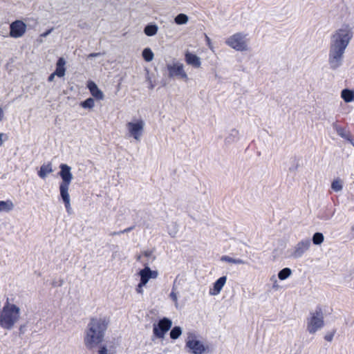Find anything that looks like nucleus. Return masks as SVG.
Listing matches in <instances>:
<instances>
[{"label": "nucleus", "mask_w": 354, "mask_h": 354, "mask_svg": "<svg viewBox=\"0 0 354 354\" xmlns=\"http://www.w3.org/2000/svg\"><path fill=\"white\" fill-rule=\"evenodd\" d=\"M353 36L354 24L349 21H345L332 32L328 59L330 68L336 70L342 66L346 49Z\"/></svg>", "instance_id": "f257e3e1"}, {"label": "nucleus", "mask_w": 354, "mask_h": 354, "mask_svg": "<svg viewBox=\"0 0 354 354\" xmlns=\"http://www.w3.org/2000/svg\"><path fill=\"white\" fill-rule=\"evenodd\" d=\"M109 320L105 317L92 318L87 326L84 344L88 348H93L103 341Z\"/></svg>", "instance_id": "f03ea898"}, {"label": "nucleus", "mask_w": 354, "mask_h": 354, "mask_svg": "<svg viewBox=\"0 0 354 354\" xmlns=\"http://www.w3.org/2000/svg\"><path fill=\"white\" fill-rule=\"evenodd\" d=\"M20 308L15 304L6 303L0 313V326L6 330H10L19 321Z\"/></svg>", "instance_id": "7ed1b4c3"}, {"label": "nucleus", "mask_w": 354, "mask_h": 354, "mask_svg": "<svg viewBox=\"0 0 354 354\" xmlns=\"http://www.w3.org/2000/svg\"><path fill=\"white\" fill-rule=\"evenodd\" d=\"M60 171L59 175L62 178L59 184L60 196L65 204L67 209L71 206L70 196L68 194L69 186L73 180V176L71 173V167L66 164H61L59 165Z\"/></svg>", "instance_id": "20e7f679"}, {"label": "nucleus", "mask_w": 354, "mask_h": 354, "mask_svg": "<svg viewBox=\"0 0 354 354\" xmlns=\"http://www.w3.org/2000/svg\"><path fill=\"white\" fill-rule=\"evenodd\" d=\"M185 348L192 354H204L208 350V346L193 332L187 333Z\"/></svg>", "instance_id": "39448f33"}, {"label": "nucleus", "mask_w": 354, "mask_h": 354, "mask_svg": "<svg viewBox=\"0 0 354 354\" xmlns=\"http://www.w3.org/2000/svg\"><path fill=\"white\" fill-rule=\"evenodd\" d=\"M249 41L248 35L239 32L228 37L225 40V44L234 50L242 52L249 50Z\"/></svg>", "instance_id": "423d86ee"}, {"label": "nucleus", "mask_w": 354, "mask_h": 354, "mask_svg": "<svg viewBox=\"0 0 354 354\" xmlns=\"http://www.w3.org/2000/svg\"><path fill=\"white\" fill-rule=\"evenodd\" d=\"M324 325V315L320 308H317L315 311L310 313L307 319V330L310 334H315L322 329Z\"/></svg>", "instance_id": "0eeeda50"}, {"label": "nucleus", "mask_w": 354, "mask_h": 354, "mask_svg": "<svg viewBox=\"0 0 354 354\" xmlns=\"http://www.w3.org/2000/svg\"><path fill=\"white\" fill-rule=\"evenodd\" d=\"M145 123L142 119H136L126 124L127 135L139 142L143 134Z\"/></svg>", "instance_id": "6e6552de"}, {"label": "nucleus", "mask_w": 354, "mask_h": 354, "mask_svg": "<svg viewBox=\"0 0 354 354\" xmlns=\"http://www.w3.org/2000/svg\"><path fill=\"white\" fill-rule=\"evenodd\" d=\"M167 68L169 72V77H178L185 81L188 80V76L184 69V65L179 62H176L172 64L167 65Z\"/></svg>", "instance_id": "1a4fd4ad"}, {"label": "nucleus", "mask_w": 354, "mask_h": 354, "mask_svg": "<svg viewBox=\"0 0 354 354\" xmlns=\"http://www.w3.org/2000/svg\"><path fill=\"white\" fill-rule=\"evenodd\" d=\"M172 322L166 317L160 319L157 324H153V333L157 338L162 339L165 333L170 329Z\"/></svg>", "instance_id": "9d476101"}, {"label": "nucleus", "mask_w": 354, "mask_h": 354, "mask_svg": "<svg viewBox=\"0 0 354 354\" xmlns=\"http://www.w3.org/2000/svg\"><path fill=\"white\" fill-rule=\"evenodd\" d=\"M311 243L310 239H306L298 242L295 246L291 250L290 253V257L296 259L301 258L306 252H307Z\"/></svg>", "instance_id": "9b49d317"}, {"label": "nucleus", "mask_w": 354, "mask_h": 354, "mask_svg": "<svg viewBox=\"0 0 354 354\" xmlns=\"http://www.w3.org/2000/svg\"><path fill=\"white\" fill-rule=\"evenodd\" d=\"M145 268L139 272L140 282L142 285H146L150 279H156L158 277V272L151 270L149 262H144Z\"/></svg>", "instance_id": "f8f14e48"}, {"label": "nucleus", "mask_w": 354, "mask_h": 354, "mask_svg": "<svg viewBox=\"0 0 354 354\" xmlns=\"http://www.w3.org/2000/svg\"><path fill=\"white\" fill-rule=\"evenodd\" d=\"M10 35L13 38L22 37L26 30V25L22 21L17 20L10 26Z\"/></svg>", "instance_id": "ddd939ff"}, {"label": "nucleus", "mask_w": 354, "mask_h": 354, "mask_svg": "<svg viewBox=\"0 0 354 354\" xmlns=\"http://www.w3.org/2000/svg\"><path fill=\"white\" fill-rule=\"evenodd\" d=\"M227 281V277L223 276L218 278L214 283L212 288L209 289V294L212 296H216L220 294L223 288Z\"/></svg>", "instance_id": "4468645a"}, {"label": "nucleus", "mask_w": 354, "mask_h": 354, "mask_svg": "<svg viewBox=\"0 0 354 354\" xmlns=\"http://www.w3.org/2000/svg\"><path fill=\"white\" fill-rule=\"evenodd\" d=\"M185 59L188 65L194 68H198L201 66V59L198 55L190 52H186L185 54Z\"/></svg>", "instance_id": "2eb2a0df"}, {"label": "nucleus", "mask_w": 354, "mask_h": 354, "mask_svg": "<svg viewBox=\"0 0 354 354\" xmlns=\"http://www.w3.org/2000/svg\"><path fill=\"white\" fill-rule=\"evenodd\" d=\"M87 88L93 97L97 100H102L104 97L103 92L97 87V84L93 81H88Z\"/></svg>", "instance_id": "dca6fc26"}, {"label": "nucleus", "mask_w": 354, "mask_h": 354, "mask_svg": "<svg viewBox=\"0 0 354 354\" xmlns=\"http://www.w3.org/2000/svg\"><path fill=\"white\" fill-rule=\"evenodd\" d=\"M66 61L63 57L59 58L56 64V69L55 71V74L57 75L59 77H62L65 75L66 68H65Z\"/></svg>", "instance_id": "f3484780"}, {"label": "nucleus", "mask_w": 354, "mask_h": 354, "mask_svg": "<svg viewBox=\"0 0 354 354\" xmlns=\"http://www.w3.org/2000/svg\"><path fill=\"white\" fill-rule=\"evenodd\" d=\"M53 171L52 164L48 162V164H44L41 166L39 171H38L39 176L44 179L49 174Z\"/></svg>", "instance_id": "a211bd4d"}, {"label": "nucleus", "mask_w": 354, "mask_h": 354, "mask_svg": "<svg viewBox=\"0 0 354 354\" xmlns=\"http://www.w3.org/2000/svg\"><path fill=\"white\" fill-rule=\"evenodd\" d=\"M239 140V131L235 129H232L225 139V142L227 145L236 142Z\"/></svg>", "instance_id": "6ab92c4d"}, {"label": "nucleus", "mask_w": 354, "mask_h": 354, "mask_svg": "<svg viewBox=\"0 0 354 354\" xmlns=\"http://www.w3.org/2000/svg\"><path fill=\"white\" fill-rule=\"evenodd\" d=\"M341 96L346 102L354 101V91L349 89L342 91Z\"/></svg>", "instance_id": "aec40b11"}, {"label": "nucleus", "mask_w": 354, "mask_h": 354, "mask_svg": "<svg viewBox=\"0 0 354 354\" xmlns=\"http://www.w3.org/2000/svg\"><path fill=\"white\" fill-rule=\"evenodd\" d=\"M13 207L14 205L11 201H0V212H8L12 210Z\"/></svg>", "instance_id": "412c9836"}, {"label": "nucleus", "mask_w": 354, "mask_h": 354, "mask_svg": "<svg viewBox=\"0 0 354 354\" xmlns=\"http://www.w3.org/2000/svg\"><path fill=\"white\" fill-rule=\"evenodd\" d=\"M158 30V27L156 24H148L144 29V32L149 37L156 35Z\"/></svg>", "instance_id": "4be33fe9"}, {"label": "nucleus", "mask_w": 354, "mask_h": 354, "mask_svg": "<svg viewBox=\"0 0 354 354\" xmlns=\"http://www.w3.org/2000/svg\"><path fill=\"white\" fill-rule=\"evenodd\" d=\"M221 260L222 261L227 262L230 263H234V264H245V262L241 259H234L229 256H223L221 258Z\"/></svg>", "instance_id": "5701e85b"}, {"label": "nucleus", "mask_w": 354, "mask_h": 354, "mask_svg": "<svg viewBox=\"0 0 354 354\" xmlns=\"http://www.w3.org/2000/svg\"><path fill=\"white\" fill-rule=\"evenodd\" d=\"M142 57L146 62H151L153 59L154 54L149 48H146L142 51Z\"/></svg>", "instance_id": "b1692460"}, {"label": "nucleus", "mask_w": 354, "mask_h": 354, "mask_svg": "<svg viewBox=\"0 0 354 354\" xmlns=\"http://www.w3.org/2000/svg\"><path fill=\"white\" fill-rule=\"evenodd\" d=\"M292 274V270L289 268H285L278 273V277L280 280H285Z\"/></svg>", "instance_id": "393cba45"}, {"label": "nucleus", "mask_w": 354, "mask_h": 354, "mask_svg": "<svg viewBox=\"0 0 354 354\" xmlns=\"http://www.w3.org/2000/svg\"><path fill=\"white\" fill-rule=\"evenodd\" d=\"M167 227L168 229L169 235L172 237H174L178 231V226L177 223H169V225Z\"/></svg>", "instance_id": "a878e982"}, {"label": "nucleus", "mask_w": 354, "mask_h": 354, "mask_svg": "<svg viewBox=\"0 0 354 354\" xmlns=\"http://www.w3.org/2000/svg\"><path fill=\"white\" fill-rule=\"evenodd\" d=\"M182 334V328L180 326H174L170 331V337L172 339H178Z\"/></svg>", "instance_id": "bb28decb"}, {"label": "nucleus", "mask_w": 354, "mask_h": 354, "mask_svg": "<svg viewBox=\"0 0 354 354\" xmlns=\"http://www.w3.org/2000/svg\"><path fill=\"white\" fill-rule=\"evenodd\" d=\"M80 106L84 109H93L95 106V101L92 97L87 98L81 102Z\"/></svg>", "instance_id": "cd10ccee"}, {"label": "nucleus", "mask_w": 354, "mask_h": 354, "mask_svg": "<svg viewBox=\"0 0 354 354\" xmlns=\"http://www.w3.org/2000/svg\"><path fill=\"white\" fill-rule=\"evenodd\" d=\"M337 133L342 138L350 141L351 143L354 146V143L351 140V135L348 132H346L344 129L339 127L337 129Z\"/></svg>", "instance_id": "c85d7f7f"}, {"label": "nucleus", "mask_w": 354, "mask_h": 354, "mask_svg": "<svg viewBox=\"0 0 354 354\" xmlns=\"http://www.w3.org/2000/svg\"><path fill=\"white\" fill-rule=\"evenodd\" d=\"M174 21L179 25L185 24L188 21V17L185 14H179L175 17Z\"/></svg>", "instance_id": "c756f323"}, {"label": "nucleus", "mask_w": 354, "mask_h": 354, "mask_svg": "<svg viewBox=\"0 0 354 354\" xmlns=\"http://www.w3.org/2000/svg\"><path fill=\"white\" fill-rule=\"evenodd\" d=\"M142 255L147 258L144 262H149V264L156 259V257L153 254V252L151 250H145L142 252Z\"/></svg>", "instance_id": "7c9ffc66"}, {"label": "nucleus", "mask_w": 354, "mask_h": 354, "mask_svg": "<svg viewBox=\"0 0 354 354\" xmlns=\"http://www.w3.org/2000/svg\"><path fill=\"white\" fill-rule=\"evenodd\" d=\"M324 235L320 232H316L313 236V242L315 245H319L324 241Z\"/></svg>", "instance_id": "2f4dec72"}, {"label": "nucleus", "mask_w": 354, "mask_h": 354, "mask_svg": "<svg viewBox=\"0 0 354 354\" xmlns=\"http://www.w3.org/2000/svg\"><path fill=\"white\" fill-rule=\"evenodd\" d=\"M343 185L340 180L337 179L334 180L331 184V188L335 192H339L342 189Z\"/></svg>", "instance_id": "473e14b6"}, {"label": "nucleus", "mask_w": 354, "mask_h": 354, "mask_svg": "<svg viewBox=\"0 0 354 354\" xmlns=\"http://www.w3.org/2000/svg\"><path fill=\"white\" fill-rule=\"evenodd\" d=\"M175 290H176L175 288L173 287L172 291L170 293L169 297L173 300V301L175 303V306L177 308L178 307V296H177L176 292H175Z\"/></svg>", "instance_id": "72a5a7b5"}, {"label": "nucleus", "mask_w": 354, "mask_h": 354, "mask_svg": "<svg viewBox=\"0 0 354 354\" xmlns=\"http://www.w3.org/2000/svg\"><path fill=\"white\" fill-rule=\"evenodd\" d=\"M336 330H333L332 331L326 333V334L324 336V339L329 342H331L333 339V337L335 334Z\"/></svg>", "instance_id": "f704fd0d"}, {"label": "nucleus", "mask_w": 354, "mask_h": 354, "mask_svg": "<svg viewBox=\"0 0 354 354\" xmlns=\"http://www.w3.org/2000/svg\"><path fill=\"white\" fill-rule=\"evenodd\" d=\"M205 41L207 42V45L208 46L209 48L212 52H214V48L212 45V41H211L210 38L207 35H205Z\"/></svg>", "instance_id": "c9c22d12"}, {"label": "nucleus", "mask_w": 354, "mask_h": 354, "mask_svg": "<svg viewBox=\"0 0 354 354\" xmlns=\"http://www.w3.org/2000/svg\"><path fill=\"white\" fill-rule=\"evenodd\" d=\"M99 354H110L106 348V346L101 347L100 350L99 351Z\"/></svg>", "instance_id": "e433bc0d"}, {"label": "nucleus", "mask_w": 354, "mask_h": 354, "mask_svg": "<svg viewBox=\"0 0 354 354\" xmlns=\"http://www.w3.org/2000/svg\"><path fill=\"white\" fill-rule=\"evenodd\" d=\"M145 286V285H142V284H141V282L140 281V283H138V287H137V288H136V291H137V292L142 294V288H143Z\"/></svg>", "instance_id": "4c0bfd02"}, {"label": "nucleus", "mask_w": 354, "mask_h": 354, "mask_svg": "<svg viewBox=\"0 0 354 354\" xmlns=\"http://www.w3.org/2000/svg\"><path fill=\"white\" fill-rule=\"evenodd\" d=\"M133 228V227H128V228H126L124 230L120 231L119 232H114L113 234H120L122 233L127 232H129L130 230H131Z\"/></svg>", "instance_id": "58836bf2"}, {"label": "nucleus", "mask_w": 354, "mask_h": 354, "mask_svg": "<svg viewBox=\"0 0 354 354\" xmlns=\"http://www.w3.org/2000/svg\"><path fill=\"white\" fill-rule=\"evenodd\" d=\"M101 55V53H91L88 55V58H91V57H97V56H100Z\"/></svg>", "instance_id": "ea45409f"}, {"label": "nucleus", "mask_w": 354, "mask_h": 354, "mask_svg": "<svg viewBox=\"0 0 354 354\" xmlns=\"http://www.w3.org/2000/svg\"><path fill=\"white\" fill-rule=\"evenodd\" d=\"M55 76H57L56 74H55V73H53L52 74L50 75V76L48 77V80L49 82H53L54 78H55Z\"/></svg>", "instance_id": "a19ab883"}, {"label": "nucleus", "mask_w": 354, "mask_h": 354, "mask_svg": "<svg viewBox=\"0 0 354 354\" xmlns=\"http://www.w3.org/2000/svg\"><path fill=\"white\" fill-rule=\"evenodd\" d=\"M51 31H52V29H50V30H47L46 32L42 33L41 35V36L43 37H46L51 32Z\"/></svg>", "instance_id": "79ce46f5"}, {"label": "nucleus", "mask_w": 354, "mask_h": 354, "mask_svg": "<svg viewBox=\"0 0 354 354\" xmlns=\"http://www.w3.org/2000/svg\"><path fill=\"white\" fill-rule=\"evenodd\" d=\"M142 257H143L142 254H140V255H138V256L136 257V259H137L138 261H142V262L143 263V261H144V260H142Z\"/></svg>", "instance_id": "37998d69"}, {"label": "nucleus", "mask_w": 354, "mask_h": 354, "mask_svg": "<svg viewBox=\"0 0 354 354\" xmlns=\"http://www.w3.org/2000/svg\"><path fill=\"white\" fill-rule=\"evenodd\" d=\"M3 114V109H2L1 108H0V121H1V119H2Z\"/></svg>", "instance_id": "c03bdc74"}, {"label": "nucleus", "mask_w": 354, "mask_h": 354, "mask_svg": "<svg viewBox=\"0 0 354 354\" xmlns=\"http://www.w3.org/2000/svg\"><path fill=\"white\" fill-rule=\"evenodd\" d=\"M2 136H3V133H0V146L3 143Z\"/></svg>", "instance_id": "a18cd8bd"}, {"label": "nucleus", "mask_w": 354, "mask_h": 354, "mask_svg": "<svg viewBox=\"0 0 354 354\" xmlns=\"http://www.w3.org/2000/svg\"><path fill=\"white\" fill-rule=\"evenodd\" d=\"M352 232H353V236H354V225L352 227Z\"/></svg>", "instance_id": "49530a36"}, {"label": "nucleus", "mask_w": 354, "mask_h": 354, "mask_svg": "<svg viewBox=\"0 0 354 354\" xmlns=\"http://www.w3.org/2000/svg\"><path fill=\"white\" fill-rule=\"evenodd\" d=\"M215 78H216V79L220 78V77L218 76V75L217 73L215 74Z\"/></svg>", "instance_id": "de8ad7c7"}]
</instances>
